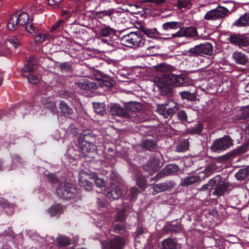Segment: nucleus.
<instances>
[{
    "label": "nucleus",
    "instance_id": "1",
    "mask_svg": "<svg viewBox=\"0 0 249 249\" xmlns=\"http://www.w3.org/2000/svg\"><path fill=\"white\" fill-rule=\"evenodd\" d=\"M29 17L25 12H18L13 14L7 23V27L11 31H14L17 29H26L29 34L32 35L37 33V28L33 24H30L28 26L27 23L29 21Z\"/></svg>",
    "mask_w": 249,
    "mask_h": 249
},
{
    "label": "nucleus",
    "instance_id": "2",
    "mask_svg": "<svg viewBox=\"0 0 249 249\" xmlns=\"http://www.w3.org/2000/svg\"><path fill=\"white\" fill-rule=\"evenodd\" d=\"M157 84L162 92L169 93L171 86H181L185 83V76L182 74L168 73L162 74L158 78Z\"/></svg>",
    "mask_w": 249,
    "mask_h": 249
},
{
    "label": "nucleus",
    "instance_id": "3",
    "mask_svg": "<svg viewBox=\"0 0 249 249\" xmlns=\"http://www.w3.org/2000/svg\"><path fill=\"white\" fill-rule=\"evenodd\" d=\"M79 184L86 191H90L92 189L93 184L88 179L90 178L94 180L97 187L102 188L105 186V181L104 179L98 177L94 173L89 174L84 170H81L79 173Z\"/></svg>",
    "mask_w": 249,
    "mask_h": 249
},
{
    "label": "nucleus",
    "instance_id": "4",
    "mask_svg": "<svg viewBox=\"0 0 249 249\" xmlns=\"http://www.w3.org/2000/svg\"><path fill=\"white\" fill-rule=\"evenodd\" d=\"M56 193L59 197L72 199L74 201H77L81 198L80 194L75 186L67 182L60 183L56 189Z\"/></svg>",
    "mask_w": 249,
    "mask_h": 249
},
{
    "label": "nucleus",
    "instance_id": "5",
    "mask_svg": "<svg viewBox=\"0 0 249 249\" xmlns=\"http://www.w3.org/2000/svg\"><path fill=\"white\" fill-rule=\"evenodd\" d=\"M221 178L220 177H215L209 180V182L204 185L200 189L201 191L206 190H210V194L221 196L224 195L228 188L227 183H220Z\"/></svg>",
    "mask_w": 249,
    "mask_h": 249
},
{
    "label": "nucleus",
    "instance_id": "6",
    "mask_svg": "<svg viewBox=\"0 0 249 249\" xmlns=\"http://www.w3.org/2000/svg\"><path fill=\"white\" fill-rule=\"evenodd\" d=\"M121 41L124 46L134 48L141 47L144 44V39L140 31L130 32L123 36Z\"/></svg>",
    "mask_w": 249,
    "mask_h": 249
},
{
    "label": "nucleus",
    "instance_id": "7",
    "mask_svg": "<svg viewBox=\"0 0 249 249\" xmlns=\"http://www.w3.org/2000/svg\"><path fill=\"white\" fill-rule=\"evenodd\" d=\"M110 178L113 179L110 186L107 187L104 194L110 200H114L120 198L123 192L119 183V178L114 173L110 174Z\"/></svg>",
    "mask_w": 249,
    "mask_h": 249
},
{
    "label": "nucleus",
    "instance_id": "8",
    "mask_svg": "<svg viewBox=\"0 0 249 249\" xmlns=\"http://www.w3.org/2000/svg\"><path fill=\"white\" fill-rule=\"evenodd\" d=\"M92 137L89 131H84L80 136L78 141V146L85 156L88 153L92 152L96 149V146L92 142H89V137Z\"/></svg>",
    "mask_w": 249,
    "mask_h": 249
},
{
    "label": "nucleus",
    "instance_id": "9",
    "mask_svg": "<svg viewBox=\"0 0 249 249\" xmlns=\"http://www.w3.org/2000/svg\"><path fill=\"white\" fill-rule=\"evenodd\" d=\"M178 110V104L172 101H170L168 104L159 105L157 111L164 118L170 119L174 114Z\"/></svg>",
    "mask_w": 249,
    "mask_h": 249
},
{
    "label": "nucleus",
    "instance_id": "10",
    "mask_svg": "<svg viewBox=\"0 0 249 249\" xmlns=\"http://www.w3.org/2000/svg\"><path fill=\"white\" fill-rule=\"evenodd\" d=\"M230 12L228 9L221 6L206 12L204 18L207 20H219L226 17Z\"/></svg>",
    "mask_w": 249,
    "mask_h": 249
},
{
    "label": "nucleus",
    "instance_id": "11",
    "mask_svg": "<svg viewBox=\"0 0 249 249\" xmlns=\"http://www.w3.org/2000/svg\"><path fill=\"white\" fill-rule=\"evenodd\" d=\"M213 48L212 44L208 42L196 45L194 47L190 48L188 51L190 55L201 56L211 55L213 54Z\"/></svg>",
    "mask_w": 249,
    "mask_h": 249
},
{
    "label": "nucleus",
    "instance_id": "12",
    "mask_svg": "<svg viewBox=\"0 0 249 249\" xmlns=\"http://www.w3.org/2000/svg\"><path fill=\"white\" fill-rule=\"evenodd\" d=\"M232 145L233 142L231 137L225 136L216 140L213 143L211 149L214 152H219L229 148Z\"/></svg>",
    "mask_w": 249,
    "mask_h": 249
},
{
    "label": "nucleus",
    "instance_id": "13",
    "mask_svg": "<svg viewBox=\"0 0 249 249\" xmlns=\"http://www.w3.org/2000/svg\"><path fill=\"white\" fill-rule=\"evenodd\" d=\"M198 33L196 29L193 27L184 26L180 28V29L176 33L172 34L171 36L164 38L165 39H169L175 37H185L188 38H192L197 36Z\"/></svg>",
    "mask_w": 249,
    "mask_h": 249
},
{
    "label": "nucleus",
    "instance_id": "14",
    "mask_svg": "<svg viewBox=\"0 0 249 249\" xmlns=\"http://www.w3.org/2000/svg\"><path fill=\"white\" fill-rule=\"evenodd\" d=\"M230 41L239 47H246L249 45L248 38L245 35L232 34L229 37Z\"/></svg>",
    "mask_w": 249,
    "mask_h": 249
},
{
    "label": "nucleus",
    "instance_id": "15",
    "mask_svg": "<svg viewBox=\"0 0 249 249\" xmlns=\"http://www.w3.org/2000/svg\"><path fill=\"white\" fill-rule=\"evenodd\" d=\"M115 30L108 25H103L98 30L96 36L98 38L104 37H109L115 34Z\"/></svg>",
    "mask_w": 249,
    "mask_h": 249
},
{
    "label": "nucleus",
    "instance_id": "16",
    "mask_svg": "<svg viewBox=\"0 0 249 249\" xmlns=\"http://www.w3.org/2000/svg\"><path fill=\"white\" fill-rule=\"evenodd\" d=\"M64 207L60 204H54L52 205L48 210L47 213L50 217H58L62 214Z\"/></svg>",
    "mask_w": 249,
    "mask_h": 249
},
{
    "label": "nucleus",
    "instance_id": "17",
    "mask_svg": "<svg viewBox=\"0 0 249 249\" xmlns=\"http://www.w3.org/2000/svg\"><path fill=\"white\" fill-rule=\"evenodd\" d=\"M232 58L237 64L242 65L247 64L249 60V56L239 51L234 52L232 54Z\"/></svg>",
    "mask_w": 249,
    "mask_h": 249
},
{
    "label": "nucleus",
    "instance_id": "18",
    "mask_svg": "<svg viewBox=\"0 0 249 249\" xmlns=\"http://www.w3.org/2000/svg\"><path fill=\"white\" fill-rule=\"evenodd\" d=\"M160 167L159 160L156 158H152L144 166V169L147 170L149 174H152Z\"/></svg>",
    "mask_w": 249,
    "mask_h": 249
},
{
    "label": "nucleus",
    "instance_id": "19",
    "mask_svg": "<svg viewBox=\"0 0 249 249\" xmlns=\"http://www.w3.org/2000/svg\"><path fill=\"white\" fill-rule=\"evenodd\" d=\"M110 111L113 115L122 117H126L128 114L127 111L118 104H113L110 107Z\"/></svg>",
    "mask_w": 249,
    "mask_h": 249
},
{
    "label": "nucleus",
    "instance_id": "20",
    "mask_svg": "<svg viewBox=\"0 0 249 249\" xmlns=\"http://www.w3.org/2000/svg\"><path fill=\"white\" fill-rule=\"evenodd\" d=\"M41 104L45 107L51 109L53 113L57 112V108L55 103L53 101V97H43L41 99Z\"/></svg>",
    "mask_w": 249,
    "mask_h": 249
},
{
    "label": "nucleus",
    "instance_id": "21",
    "mask_svg": "<svg viewBox=\"0 0 249 249\" xmlns=\"http://www.w3.org/2000/svg\"><path fill=\"white\" fill-rule=\"evenodd\" d=\"M124 245V240L119 236H115L110 240L109 249H122Z\"/></svg>",
    "mask_w": 249,
    "mask_h": 249
},
{
    "label": "nucleus",
    "instance_id": "22",
    "mask_svg": "<svg viewBox=\"0 0 249 249\" xmlns=\"http://www.w3.org/2000/svg\"><path fill=\"white\" fill-rule=\"evenodd\" d=\"M173 186L174 185L171 182H165L154 185L153 186V189L156 193H159L170 189L173 187Z\"/></svg>",
    "mask_w": 249,
    "mask_h": 249
},
{
    "label": "nucleus",
    "instance_id": "23",
    "mask_svg": "<svg viewBox=\"0 0 249 249\" xmlns=\"http://www.w3.org/2000/svg\"><path fill=\"white\" fill-rule=\"evenodd\" d=\"M200 179L199 176L193 175L182 179L180 184L182 186H189L199 181Z\"/></svg>",
    "mask_w": 249,
    "mask_h": 249
},
{
    "label": "nucleus",
    "instance_id": "24",
    "mask_svg": "<svg viewBox=\"0 0 249 249\" xmlns=\"http://www.w3.org/2000/svg\"><path fill=\"white\" fill-rule=\"evenodd\" d=\"M234 25L237 26L249 25V14L246 13L235 21Z\"/></svg>",
    "mask_w": 249,
    "mask_h": 249
},
{
    "label": "nucleus",
    "instance_id": "25",
    "mask_svg": "<svg viewBox=\"0 0 249 249\" xmlns=\"http://www.w3.org/2000/svg\"><path fill=\"white\" fill-rule=\"evenodd\" d=\"M99 39H100L99 43L100 44L104 45L108 50H112L115 48V42L114 41L112 38H109L107 39L103 38V37H101Z\"/></svg>",
    "mask_w": 249,
    "mask_h": 249
},
{
    "label": "nucleus",
    "instance_id": "26",
    "mask_svg": "<svg viewBox=\"0 0 249 249\" xmlns=\"http://www.w3.org/2000/svg\"><path fill=\"white\" fill-rule=\"evenodd\" d=\"M177 243L171 238H168L162 242L161 249H176Z\"/></svg>",
    "mask_w": 249,
    "mask_h": 249
},
{
    "label": "nucleus",
    "instance_id": "27",
    "mask_svg": "<svg viewBox=\"0 0 249 249\" xmlns=\"http://www.w3.org/2000/svg\"><path fill=\"white\" fill-rule=\"evenodd\" d=\"M236 178L238 180H243L249 176V166L246 168H243L240 169L235 175Z\"/></svg>",
    "mask_w": 249,
    "mask_h": 249
},
{
    "label": "nucleus",
    "instance_id": "28",
    "mask_svg": "<svg viewBox=\"0 0 249 249\" xmlns=\"http://www.w3.org/2000/svg\"><path fill=\"white\" fill-rule=\"evenodd\" d=\"M189 147V142L187 139H181L177 144V151L178 152H184L188 149Z\"/></svg>",
    "mask_w": 249,
    "mask_h": 249
},
{
    "label": "nucleus",
    "instance_id": "29",
    "mask_svg": "<svg viewBox=\"0 0 249 249\" xmlns=\"http://www.w3.org/2000/svg\"><path fill=\"white\" fill-rule=\"evenodd\" d=\"M181 26L180 22L177 21L167 22L163 24L162 29L164 30L177 29Z\"/></svg>",
    "mask_w": 249,
    "mask_h": 249
},
{
    "label": "nucleus",
    "instance_id": "30",
    "mask_svg": "<svg viewBox=\"0 0 249 249\" xmlns=\"http://www.w3.org/2000/svg\"><path fill=\"white\" fill-rule=\"evenodd\" d=\"M142 31L147 36L151 38H156L158 34V32L156 28H148L143 27L142 28Z\"/></svg>",
    "mask_w": 249,
    "mask_h": 249
},
{
    "label": "nucleus",
    "instance_id": "31",
    "mask_svg": "<svg viewBox=\"0 0 249 249\" xmlns=\"http://www.w3.org/2000/svg\"><path fill=\"white\" fill-rule=\"evenodd\" d=\"M237 118L238 119H247L249 118V106L242 107L238 112Z\"/></svg>",
    "mask_w": 249,
    "mask_h": 249
},
{
    "label": "nucleus",
    "instance_id": "32",
    "mask_svg": "<svg viewBox=\"0 0 249 249\" xmlns=\"http://www.w3.org/2000/svg\"><path fill=\"white\" fill-rule=\"evenodd\" d=\"M59 108L62 113L65 116L71 115L72 112V109L63 101H61L60 102Z\"/></svg>",
    "mask_w": 249,
    "mask_h": 249
},
{
    "label": "nucleus",
    "instance_id": "33",
    "mask_svg": "<svg viewBox=\"0 0 249 249\" xmlns=\"http://www.w3.org/2000/svg\"><path fill=\"white\" fill-rule=\"evenodd\" d=\"M93 107L97 114L104 115L106 113L105 105L103 103H93Z\"/></svg>",
    "mask_w": 249,
    "mask_h": 249
},
{
    "label": "nucleus",
    "instance_id": "34",
    "mask_svg": "<svg viewBox=\"0 0 249 249\" xmlns=\"http://www.w3.org/2000/svg\"><path fill=\"white\" fill-rule=\"evenodd\" d=\"M78 87L82 89L88 90L93 87V83L85 79H80L77 83Z\"/></svg>",
    "mask_w": 249,
    "mask_h": 249
},
{
    "label": "nucleus",
    "instance_id": "35",
    "mask_svg": "<svg viewBox=\"0 0 249 249\" xmlns=\"http://www.w3.org/2000/svg\"><path fill=\"white\" fill-rule=\"evenodd\" d=\"M142 146L146 150H152L156 147V143L153 140L146 139L143 142Z\"/></svg>",
    "mask_w": 249,
    "mask_h": 249
},
{
    "label": "nucleus",
    "instance_id": "36",
    "mask_svg": "<svg viewBox=\"0 0 249 249\" xmlns=\"http://www.w3.org/2000/svg\"><path fill=\"white\" fill-rule=\"evenodd\" d=\"M34 59L33 56L30 57L29 62L22 68V71L23 72H32L36 69V65L32 63Z\"/></svg>",
    "mask_w": 249,
    "mask_h": 249
},
{
    "label": "nucleus",
    "instance_id": "37",
    "mask_svg": "<svg viewBox=\"0 0 249 249\" xmlns=\"http://www.w3.org/2000/svg\"><path fill=\"white\" fill-rule=\"evenodd\" d=\"M138 189L136 187H132L130 188L129 191L127 193V195L129 196L128 197V199L130 201H133L135 200L138 194Z\"/></svg>",
    "mask_w": 249,
    "mask_h": 249
},
{
    "label": "nucleus",
    "instance_id": "38",
    "mask_svg": "<svg viewBox=\"0 0 249 249\" xmlns=\"http://www.w3.org/2000/svg\"><path fill=\"white\" fill-rule=\"evenodd\" d=\"M56 241L60 246H66L70 243V240L68 237L64 236H59L56 238Z\"/></svg>",
    "mask_w": 249,
    "mask_h": 249
},
{
    "label": "nucleus",
    "instance_id": "39",
    "mask_svg": "<svg viewBox=\"0 0 249 249\" xmlns=\"http://www.w3.org/2000/svg\"><path fill=\"white\" fill-rule=\"evenodd\" d=\"M155 68L156 71H171L172 70V67L171 66L165 63H160L155 66Z\"/></svg>",
    "mask_w": 249,
    "mask_h": 249
},
{
    "label": "nucleus",
    "instance_id": "40",
    "mask_svg": "<svg viewBox=\"0 0 249 249\" xmlns=\"http://www.w3.org/2000/svg\"><path fill=\"white\" fill-rule=\"evenodd\" d=\"M179 95L183 99H187L190 101H193L195 99V96L194 94L187 91H183L179 92Z\"/></svg>",
    "mask_w": 249,
    "mask_h": 249
},
{
    "label": "nucleus",
    "instance_id": "41",
    "mask_svg": "<svg viewBox=\"0 0 249 249\" xmlns=\"http://www.w3.org/2000/svg\"><path fill=\"white\" fill-rule=\"evenodd\" d=\"M2 207L4 208L5 213L7 214L11 215L14 212V206L12 203H8L5 202L3 204Z\"/></svg>",
    "mask_w": 249,
    "mask_h": 249
},
{
    "label": "nucleus",
    "instance_id": "42",
    "mask_svg": "<svg viewBox=\"0 0 249 249\" xmlns=\"http://www.w3.org/2000/svg\"><path fill=\"white\" fill-rule=\"evenodd\" d=\"M191 3L190 0H178L177 5L180 8H188Z\"/></svg>",
    "mask_w": 249,
    "mask_h": 249
},
{
    "label": "nucleus",
    "instance_id": "43",
    "mask_svg": "<svg viewBox=\"0 0 249 249\" xmlns=\"http://www.w3.org/2000/svg\"><path fill=\"white\" fill-rule=\"evenodd\" d=\"M49 36L47 34L38 33L35 37V41L36 43H40L44 41Z\"/></svg>",
    "mask_w": 249,
    "mask_h": 249
},
{
    "label": "nucleus",
    "instance_id": "44",
    "mask_svg": "<svg viewBox=\"0 0 249 249\" xmlns=\"http://www.w3.org/2000/svg\"><path fill=\"white\" fill-rule=\"evenodd\" d=\"M44 176L46 179L52 182H56L58 179L55 175L53 173H49L48 172H44Z\"/></svg>",
    "mask_w": 249,
    "mask_h": 249
},
{
    "label": "nucleus",
    "instance_id": "45",
    "mask_svg": "<svg viewBox=\"0 0 249 249\" xmlns=\"http://www.w3.org/2000/svg\"><path fill=\"white\" fill-rule=\"evenodd\" d=\"M178 168L176 165L169 164L167 165L164 169V172L167 174H171L172 173L176 171Z\"/></svg>",
    "mask_w": 249,
    "mask_h": 249
},
{
    "label": "nucleus",
    "instance_id": "46",
    "mask_svg": "<svg viewBox=\"0 0 249 249\" xmlns=\"http://www.w3.org/2000/svg\"><path fill=\"white\" fill-rule=\"evenodd\" d=\"M126 211V207H124L121 210L117 213V219L119 221L124 220L125 218V212Z\"/></svg>",
    "mask_w": 249,
    "mask_h": 249
},
{
    "label": "nucleus",
    "instance_id": "47",
    "mask_svg": "<svg viewBox=\"0 0 249 249\" xmlns=\"http://www.w3.org/2000/svg\"><path fill=\"white\" fill-rule=\"evenodd\" d=\"M27 80L31 84H36L39 82V78L34 74H30L27 76Z\"/></svg>",
    "mask_w": 249,
    "mask_h": 249
},
{
    "label": "nucleus",
    "instance_id": "48",
    "mask_svg": "<svg viewBox=\"0 0 249 249\" xmlns=\"http://www.w3.org/2000/svg\"><path fill=\"white\" fill-rule=\"evenodd\" d=\"M217 169L215 163H212L206 168L205 171L207 175H210Z\"/></svg>",
    "mask_w": 249,
    "mask_h": 249
},
{
    "label": "nucleus",
    "instance_id": "49",
    "mask_svg": "<svg viewBox=\"0 0 249 249\" xmlns=\"http://www.w3.org/2000/svg\"><path fill=\"white\" fill-rule=\"evenodd\" d=\"M125 226L121 223L115 224L113 226V231L116 233H119L124 230Z\"/></svg>",
    "mask_w": 249,
    "mask_h": 249
},
{
    "label": "nucleus",
    "instance_id": "50",
    "mask_svg": "<svg viewBox=\"0 0 249 249\" xmlns=\"http://www.w3.org/2000/svg\"><path fill=\"white\" fill-rule=\"evenodd\" d=\"M115 12V9L110 8L107 10H103L99 12V14H101L103 16L109 17L112 15Z\"/></svg>",
    "mask_w": 249,
    "mask_h": 249
},
{
    "label": "nucleus",
    "instance_id": "51",
    "mask_svg": "<svg viewBox=\"0 0 249 249\" xmlns=\"http://www.w3.org/2000/svg\"><path fill=\"white\" fill-rule=\"evenodd\" d=\"M60 68L62 71H69L71 70V65L69 62H64L60 65Z\"/></svg>",
    "mask_w": 249,
    "mask_h": 249
},
{
    "label": "nucleus",
    "instance_id": "52",
    "mask_svg": "<svg viewBox=\"0 0 249 249\" xmlns=\"http://www.w3.org/2000/svg\"><path fill=\"white\" fill-rule=\"evenodd\" d=\"M177 117L178 119L181 121H186L187 119L186 112L184 110L179 111L177 114Z\"/></svg>",
    "mask_w": 249,
    "mask_h": 249
},
{
    "label": "nucleus",
    "instance_id": "53",
    "mask_svg": "<svg viewBox=\"0 0 249 249\" xmlns=\"http://www.w3.org/2000/svg\"><path fill=\"white\" fill-rule=\"evenodd\" d=\"M8 53V48L4 45H0V55H5Z\"/></svg>",
    "mask_w": 249,
    "mask_h": 249
},
{
    "label": "nucleus",
    "instance_id": "54",
    "mask_svg": "<svg viewBox=\"0 0 249 249\" xmlns=\"http://www.w3.org/2000/svg\"><path fill=\"white\" fill-rule=\"evenodd\" d=\"M64 20L62 19H59L58 21H57L55 24L53 26L52 28V31H55L57 29H58L61 26L62 23L63 22Z\"/></svg>",
    "mask_w": 249,
    "mask_h": 249
},
{
    "label": "nucleus",
    "instance_id": "55",
    "mask_svg": "<svg viewBox=\"0 0 249 249\" xmlns=\"http://www.w3.org/2000/svg\"><path fill=\"white\" fill-rule=\"evenodd\" d=\"M8 42L13 45L15 48H17L19 45V41L17 38H11L8 39Z\"/></svg>",
    "mask_w": 249,
    "mask_h": 249
},
{
    "label": "nucleus",
    "instance_id": "56",
    "mask_svg": "<svg viewBox=\"0 0 249 249\" xmlns=\"http://www.w3.org/2000/svg\"><path fill=\"white\" fill-rule=\"evenodd\" d=\"M139 105L135 103H131L129 105L130 110L133 112L137 111L139 109Z\"/></svg>",
    "mask_w": 249,
    "mask_h": 249
},
{
    "label": "nucleus",
    "instance_id": "57",
    "mask_svg": "<svg viewBox=\"0 0 249 249\" xmlns=\"http://www.w3.org/2000/svg\"><path fill=\"white\" fill-rule=\"evenodd\" d=\"M137 184L138 185V186L141 188H144L145 186V180L143 178H137Z\"/></svg>",
    "mask_w": 249,
    "mask_h": 249
},
{
    "label": "nucleus",
    "instance_id": "58",
    "mask_svg": "<svg viewBox=\"0 0 249 249\" xmlns=\"http://www.w3.org/2000/svg\"><path fill=\"white\" fill-rule=\"evenodd\" d=\"M102 86H105L108 88H111L114 86V82L113 81L103 80L102 82Z\"/></svg>",
    "mask_w": 249,
    "mask_h": 249
},
{
    "label": "nucleus",
    "instance_id": "59",
    "mask_svg": "<svg viewBox=\"0 0 249 249\" xmlns=\"http://www.w3.org/2000/svg\"><path fill=\"white\" fill-rule=\"evenodd\" d=\"M202 130V125L201 124H197L195 127L192 129V131L194 133H199Z\"/></svg>",
    "mask_w": 249,
    "mask_h": 249
},
{
    "label": "nucleus",
    "instance_id": "60",
    "mask_svg": "<svg viewBox=\"0 0 249 249\" xmlns=\"http://www.w3.org/2000/svg\"><path fill=\"white\" fill-rule=\"evenodd\" d=\"M12 162H13V165L17 163V164L20 165L21 164V158L17 155L15 156L13 158Z\"/></svg>",
    "mask_w": 249,
    "mask_h": 249
},
{
    "label": "nucleus",
    "instance_id": "61",
    "mask_svg": "<svg viewBox=\"0 0 249 249\" xmlns=\"http://www.w3.org/2000/svg\"><path fill=\"white\" fill-rule=\"evenodd\" d=\"M48 4L50 5L57 6L62 0H47Z\"/></svg>",
    "mask_w": 249,
    "mask_h": 249
},
{
    "label": "nucleus",
    "instance_id": "62",
    "mask_svg": "<svg viewBox=\"0 0 249 249\" xmlns=\"http://www.w3.org/2000/svg\"><path fill=\"white\" fill-rule=\"evenodd\" d=\"M46 242H45V244L49 245V244H53L54 243L55 239L54 237L51 236H48L46 237Z\"/></svg>",
    "mask_w": 249,
    "mask_h": 249
},
{
    "label": "nucleus",
    "instance_id": "63",
    "mask_svg": "<svg viewBox=\"0 0 249 249\" xmlns=\"http://www.w3.org/2000/svg\"><path fill=\"white\" fill-rule=\"evenodd\" d=\"M5 163L4 161L2 160H0V170H3L5 169H7L8 171H10L12 169V168L10 167L6 168L5 166Z\"/></svg>",
    "mask_w": 249,
    "mask_h": 249
},
{
    "label": "nucleus",
    "instance_id": "64",
    "mask_svg": "<svg viewBox=\"0 0 249 249\" xmlns=\"http://www.w3.org/2000/svg\"><path fill=\"white\" fill-rule=\"evenodd\" d=\"M70 13L67 10L62 11L61 16L65 18L68 19L71 17Z\"/></svg>",
    "mask_w": 249,
    "mask_h": 249
}]
</instances>
